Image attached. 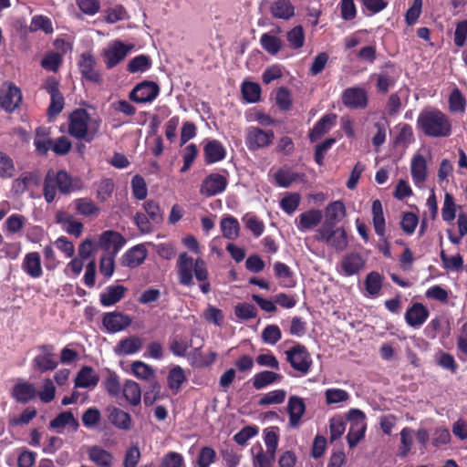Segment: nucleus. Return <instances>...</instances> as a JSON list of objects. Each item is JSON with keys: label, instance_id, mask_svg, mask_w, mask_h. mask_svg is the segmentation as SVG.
I'll list each match as a JSON object with an SVG mask.
<instances>
[{"label": "nucleus", "instance_id": "nucleus-38", "mask_svg": "<svg viewBox=\"0 0 467 467\" xmlns=\"http://www.w3.org/2000/svg\"><path fill=\"white\" fill-rule=\"evenodd\" d=\"M186 380V376L184 374V370L180 366H175L172 368L168 374L167 382L169 389L173 392V394H177L183 382Z\"/></svg>", "mask_w": 467, "mask_h": 467}, {"label": "nucleus", "instance_id": "nucleus-29", "mask_svg": "<svg viewBox=\"0 0 467 467\" xmlns=\"http://www.w3.org/2000/svg\"><path fill=\"white\" fill-rule=\"evenodd\" d=\"M269 11L273 17L288 20L295 16V6L289 0H275L271 3Z\"/></svg>", "mask_w": 467, "mask_h": 467}, {"label": "nucleus", "instance_id": "nucleus-13", "mask_svg": "<svg viewBox=\"0 0 467 467\" xmlns=\"http://www.w3.org/2000/svg\"><path fill=\"white\" fill-rule=\"evenodd\" d=\"M131 48L132 46H128L119 40H116L112 46L104 51L107 68H112L124 60Z\"/></svg>", "mask_w": 467, "mask_h": 467}, {"label": "nucleus", "instance_id": "nucleus-5", "mask_svg": "<svg viewBox=\"0 0 467 467\" xmlns=\"http://www.w3.org/2000/svg\"><path fill=\"white\" fill-rule=\"evenodd\" d=\"M275 139L272 130H263L259 127L251 126L246 130L245 144L249 150L255 151L269 147Z\"/></svg>", "mask_w": 467, "mask_h": 467}, {"label": "nucleus", "instance_id": "nucleus-45", "mask_svg": "<svg viewBox=\"0 0 467 467\" xmlns=\"http://www.w3.org/2000/svg\"><path fill=\"white\" fill-rule=\"evenodd\" d=\"M115 190V183L111 178H104L98 183L96 198L99 202H104L111 197Z\"/></svg>", "mask_w": 467, "mask_h": 467}, {"label": "nucleus", "instance_id": "nucleus-62", "mask_svg": "<svg viewBox=\"0 0 467 467\" xmlns=\"http://www.w3.org/2000/svg\"><path fill=\"white\" fill-rule=\"evenodd\" d=\"M286 392L284 389H275L265 394L258 401L259 406L281 404L285 401Z\"/></svg>", "mask_w": 467, "mask_h": 467}, {"label": "nucleus", "instance_id": "nucleus-51", "mask_svg": "<svg viewBox=\"0 0 467 467\" xmlns=\"http://www.w3.org/2000/svg\"><path fill=\"white\" fill-rule=\"evenodd\" d=\"M234 315L238 319L249 320L256 317L257 308L251 303H238L234 306Z\"/></svg>", "mask_w": 467, "mask_h": 467}, {"label": "nucleus", "instance_id": "nucleus-58", "mask_svg": "<svg viewBox=\"0 0 467 467\" xmlns=\"http://www.w3.org/2000/svg\"><path fill=\"white\" fill-rule=\"evenodd\" d=\"M15 172L16 167L13 159L5 152L0 151V178H12Z\"/></svg>", "mask_w": 467, "mask_h": 467}, {"label": "nucleus", "instance_id": "nucleus-24", "mask_svg": "<svg viewBox=\"0 0 467 467\" xmlns=\"http://www.w3.org/2000/svg\"><path fill=\"white\" fill-rule=\"evenodd\" d=\"M203 155L205 163L213 164L225 158L226 150L221 141L213 140L204 145Z\"/></svg>", "mask_w": 467, "mask_h": 467}, {"label": "nucleus", "instance_id": "nucleus-42", "mask_svg": "<svg viewBox=\"0 0 467 467\" xmlns=\"http://www.w3.org/2000/svg\"><path fill=\"white\" fill-rule=\"evenodd\" d=\"M123 396L131 405L136 406L141 400V389L140 385L133 380H126L123 386Z\"/></svg>", "mask_w": 467, "mask_h": 467}, {"label": "nucleus", "instance_id": "nucleus-9", "mask_svg": "<svg viewBox=\"0 0 467 467\" xmlns=\"http://www.w3.org/2000/svg\"><path fill=\"white\" fill-rule=\"evenodd\" d=\"M228 185L227 178L220 173L213 172L202 182L200 193L207 198L223 192Z\"/></svg>", "mask_w": 467, "mask_h": 467}, {"label": "nucleus", "instance_id": "nucleus-54", "mask_svg": "<svg viewBox=\"0 0 467 467\" xmlns=\"http://www.w3.org/2000/svg\"><path fill=\"white\" fill-rule=\"evenodd\" d=\"M348 241L346 230L343 227L336 228L335 234L327 244V246L342 252L348 247Z\"/></svg>", "mask_w": 467, "mask_h": 467}, {"label": "nucleus", "instance_id": "nucleus-59", "mask_svg": "<svg viewBox=\"0 0 467 467\" xmlns=\"http://www.w3.org/2000/svg\"><path fill=\"white\" fill-rule=\"evenodd\" d=\"M132 194L137 200H144L148 194V188L144 178L139 174L133 176L131 180Z\"/></svg>", "mask_w": 467, "mask_h": 467}, {"label": "nucleus", "instance_id": "nucleus-15", "mask_svg": "<svg viewBox=\"0 0 467 467\" xmlns=\"http://www.w3.org/2000/svg\"><path fill=\"white\" fill-rule=\"evenodd\" d=\"M102 324L110 333L119 332L131 324V318L120 312H111L104 315Z\"/></svg>", "mask_w": 467, "mask_h": 467}, {"label": "nucleus", "instance_id": "nucleus-3", "mask_svg": "<svg viewBox=\"0 0 467 467\" xmlns=\"http://www.w3.org/2000/svg\"><path fill=\"white\" fill-rule=\"evenodd\" d=\"M177 272L180 284L187 286L192 285V273H194L195 278L200 282L202 292H209L208 271L202 258L193 261L187 253H182L177 261Z\"/></svg>", "mask_w": 467, "mask_h": 467}, {"label": "nucleus", "instance_id": "nucleus-14", "mask_svg": "<svg viewBox=\"0 0 467 467\" xmlns=\"http://www.w3.org/2000/svg\"><path fill=\"white\" fill-rule=\"evenodd\" d=\"M125 244L123 235L111 230L105 231L99 237V246L107 251V254H117Z\"/></svg>", "mask_w": 467, "mask_h": 467}, {"label": "nucleus", "instance_id": "nucleus-30", "mask_svg": "<svg viewBox=\"0 0 467 467\" xmlns=\"http://www.w3.org/2000/svg\"><path fill=\"white\" fill-rule=\"evenodd\" d=\"M22 269L29 276L38 278L42 275L41 259L37 252H31L25 255Z\"/></svg>", "mask_w": 467, "mask_h": 467}, {"label": "nucleus", "instance_id": "nucleus-10", "mask_svg": "<svg viewBox=\"0 0 467 467\" xmlns=\"http://www.w3.org/2000/svg\"><path fill=\"white\" fill-rule=\"evenodd\" d=\"M345 107L351 109H363L368 104V93L363 88L352 87L346 88L341 95Z\"/></svg>", "mask_w": 467, "mask_h": 467}, {"label": "nucleus", "instance_id": "nucleus-1", "mask_svg": "<svg viewBox=\"0 0 467 467\" xmlns=\"http://www.w3.org/2000/svg\"><path fill=\"white\" fill-rule=\"evenodd\" d=\"M84 187L80 177H72L67 171L59 170L55 171L49 169L43 182V195L47 203L54 202L57 191L61 194L67 195L73 192L80 191Z\"/></svg>", "mask_w": 467, "mask_h": 467}, {"label": "nucleus", "instance_id": "nucleus-26", "mask_svg": "<svg viewBox=\"0 0 467 467\" xmlns=\"http://www.w3.org/2000/svg\"><path fill=\"white\" fill-rule=\"evenodd\" d=\"M323 219V213L318 209H311L298 216L297 229L306 232L317 226Z\"/></svg>", "mask_w": 467, "mask_h": 467}, {"label": "nucleus", "instance_id": "nucleus-56", "mask_svg": "<svg viewBox=\"0 0 467 467\" xmlns=\"http://www.w3.org/2000/svg\"><path fill=\"white\" fill-rule=\"evenodd\" d=\"M217 459L216 451L211 446H203L201 448L198 457L196 459V464L199 467H210Z\"/></svg>", "mask_w": 467, "mask_h": 467}, {"label": "nucleus", "instance_id": "nucleus-52", "mask_svg": "<svg viewBox=\"0 0 467 467\" xmlns=\"http://www.w3.org/2000/svg\"><path fill=\"white\" fill-rule=\"evenodd\" d=\"M299 175L288 169H279L275 173V180L278 186L288 188L294 182L298 179Z\"/></svg>", "mask_w": 467, "mask_h": 467}, {"label": "nucleus", "instance_id": "nucleus-16", "mask_svg": "<svg viewBox=\"0 0 467 467\" xmlns=\"http://www.w3.org/2000/svg\"><path fill=\"white\" fill-rule=\"evenodd\" d=\"M37 390L35 386L27 381L15 384L11 390V397L18 403L26 404L35 400Z\"/></svg>", "mask_w": 467, "mask_h": 467}, {"label": "nucleus", "instance_id": "nucleus-57", "mask_svg": "<svg viewBox=\"0 0 467 467\" xmlns=\"http://www.w3.org/2000/svg\"><path fill=\"white\" fill-rule=\"evenodd\" d=\"M441 216L443 221L451 222L455 219L456 216V204L454 202V197L450 192H445L444 194V202L443 207L441 209Z\"/></svg>", "mask_w": 467, "mask_h": 467}, {"label": "nucleus", "instance_id": "nucleus-12", "mask_svg": "<svg viewBox=\"0 0 467 467\" xmlns=\"http://www.w3.org/2000/svg\"><path fill=\"white\" fill-rule=\"evenodd\" d=\"M78 66L82 78L94 84H100L102 78L99 70L96 69V59L90 53L80 55Z\"/></svg>", "mask_w": 467, "mask_h": 467}, {"label": "nucleus", "instance_id": "nucleus-36", "mask_svg": "<svg viewBox=\"0 0 467 467\" xmlns=\"http://www.w3.org/2000/svg\"><path fill=\"white\" fill-rule=\"evenodd\" d=\"M223 236L229 240H235L239 236L240 224L236 218L228 215L220 223Z\"/></svg>", "mask_w": 467, "mask_h": 467}, {"label": "nucleus", "instance_id": "nucleus-2", "mask_svg": "<svg viewBox=\"0 0 467 467\" xmlns=\"http://www.w3.org/2000/svg\"><path fill=\"white\" fill-rule=\"evenodd\" d=\"M417 129L429 138H447L452 133V123L441 109L426 108L418 115Z\"/></svg>", "mask_w": 467, "mask_h": 467}, {"label": "nucleus", "instance_id": "nucleus-27", "mask_svg": "<svg viewBox=\"0 0 467 467\" xmlns=\"http://www.w3.org/2000/svg\"><path fill=\"white\" fill-rule=\"evenodd\" d=\"M410 174L416 185L423 183L427 179V161L421 154H415L410 161Z\"/></svg>", "mask_w": 467, "mask_h": 467}, {"label": "nucleus", "instance_id": "nucleus-47", "mask_svg": "<svg viewBox=\"0 0 467 467\" xmlns=\"http://www.w3.org/2000/svg\"><path fill=\"white\" fill-rule=\"evenodd\" d=\"M346 208L341 201H336L329 203L326 208V222L335 223L339 220L340 217L345 216Z\"/></svg>", "mask_w": 467, "mask_h": 467}, {"label": "nucleus", "instance_id": "nucleus-11", "mask_svg": "<svg viewBox=\"0 0 467 467\" xmlns=\"http://www.w3.org/2000/svg\"><path fill=\"white\" fill-rule=\"evenodd\" d=\"M451 324L447 317L440 316L432 318L424 328L425 336L430 339L439 338L443 342L451 336Z\"/></svg>", "mask_w": 467, "mask_h": 467}, {"label": "nucleus", "instance_id": "nucleus-37", "mask_svg": "<svg viewBox=\"0 0 467 467\" xmlns=\"http://www.w3.org/2000/svg\"><path fill=\"white\" fill-rule=\"evenodd\" d=\"M260 45L263 49L271 56H275L283 47V41L280 37L265 33L260 37Z\"/></svg>", "mask_w": 467, "mask_h": 467}, {"label": "nucleus", "instance_id": "nucleus-8", "mask_svg": "<svg viewBox=\"0 0 467 467\" xmlns=\"http://www.w3.org/2000/svg\"><path fill=\"white\" fill-rule=\"evenodd\" d=\"M159 94L160 87L156 82L144 80L133 88L129 98L136 103H148L153 101Z\"/></svg>", "mask_w": 467, "mask_h": 467}, {"label": "nucleus", "instance_id": "nucleus-32", "mask_svg": "<svg viewBox=\"0 0 467 467\" xmlns=\"http://www.w3.org/2000/svg\"><path fill=\"white\" fill-rule=\"evenodd\" d=\"M49 129L46 127H38L36 130L34 145L38 154L47 155L52 146V139L49 138Z\"/></svg>", "mask_w": 467, "mask_h": 467}, {"label": "nucleus", "instance_id": "nucleus-23", "mask_svg": "<svg viewBox=\"0 0 467 467\" xmlns=\"http://www.w3.org/2000/svg\"><path fill=\"white\" fill-rule=\"evenodd\" d=\"M429 310L421 303H414L405 313L408 325L420 327L429 317Z\"/></svg>", "mask_w": 467, "mask_h": 467}, {"label": "nucleus", "instance_id": "nucleus-61", "mask_svg": "<svg viewBox=\"0 0 467 467\" xmlns=\"http://www.w3.org/2000/svg\"><path fill=\"white\" fill-rule=\"evenodd\" d=\"M336 230V224L330 222H324L321 227L316 231L315 240L324 243L327 245L333 237Z\"/></svg>", "mask_w": 467, "mask_h": 467}, {"label": "nucleus", "instance_id": "nucleus-28", "mask_svg": "<svg viewBox=\"0 0 467 467\" xmlns=\"http://www.w3.org/2000/svg\"><path fill=\"white\" fill-rule=\"evenodd\" d=\"M99 381V377L93 369V368L89 366H84L77 374L75 379V387L85 389L94 388L98 385Z\"/></svg>", "mask_w": 467, "mask_h": 467}, {"label": "nucleus", "instance_id": "nucleus-20", "mask_svg": "<svg viewBox=\"0 0 467 467\" xmlns=\"http://www.w3.org/2000/svg\"><path fill=\"white\" fill-rule=\"evenodd\" d=\"M337 115L329 113L322 116L318 121L316 122L313 129L309 133V140L311 142L318 140L323 135L327 133L336 124Z\"/></svg>", "mask_w": 467, "mask_h": 467}, {"label": "nucleus", "instance_id": "nucleus-41", "mask_svg": "<svg viewBox=\"0 0 467 467\" xmlns=\"http://www.w3.org/2000/svg\"><path fill=\"white\" fill-rule=\"evenodd\" d=\"M152 62L148 55H139L131 58L128 65L127 70L130 73H143L151 67Z\"/></svg>", "mask_w": 467, "mask_h": 467}, {"label": "nucleus", "instance_id": "nucleus-33", "mask_svg": "<svg viewBox=\"0 0 467 467\" xmlns=\"http://www.w3.org/2000/svg\"><path fill=\"white\" fill-rule=\"evenodd\" d=\"M372 222L375 233L379 236L383 237L386 232V223L382 203L378 199L374 200L372 202Z\"/></svg>", "mask_w": 467, "mask_h": 467}, {"label": "nucleus", "instance_id": "nucleus-40", "mask_svg": "<svg viewBox=\"0 0 467 467\" xmlns=\"http://www.w3.org/2000/svg\"><path fill=\"white\" fill-rule=\"evenodd\" d=\"M109 421L117 428L120 430H130L131 428V417L130 415L119 409L113 408L109 414Z\"/></svg>", "mask_w": 467, "mask_h": 467}, {"label": "nucleus", "instance_id": "nucleus-64", "mask_svg": "<svg viewBox=\"0 0 467 467\" xmlns=\"http://www.w3.org/2000/svg\"><path fill=\"white\" fill-rule=\"evenodd\" d=\"M62 63L61 55L57 52L47 53L41 60V67L46 70L57 72Z\"/></svg>", "mask_w": 467, "mask_h": 467}, {"label": "nucleus", "instance_id": "nucleus-35", "mask_svg": "<svg viewBox=\"0 0 467 467\" xmlns=\"http://www.w3.org/2000/svg\"><path fill=\"white\" fill-rule=\"evenodd\" d=\"M282 376L278 373L269 370H263L256 373L253 378V386L255 389H262L275 382L280 381Z\"/></svg>", "mask_w": 467, "mask_h": 467}, {"label": "nucleus", "instance_id": "nucleus-46", "mask_svg": "<svg viewBox=\"0 0 467 467\" xmlns=\"http://www.w3.org/2000/svg\"><path fill=\"white\" fill-rule=\"evenodd\" d=\"M440 257L442 262V266L448 271H461L463 268V259L460 254L455 255H448L444 250L440 253Z\"/></svg>", "mask_w": 467, "mask_h": 467}, {"label": "nucleus", "instance_id": "nucleus-25", "mask_svg": "<svg viewBox=\"0 0 467 467\" xmlns=\"http://www.w3.org/2000/svg\"><path fill=\"white\" fill-rule=\"evenodd\" d=\"M366 260L358 253L347 254L341 260V269L345 275L350 276L358 274L364 268Z\"/></svg>", "mask_w": 467, "mask_h": 467}, {"label": "nucleus", "instance_id": "nucleus-21", "mask_svg": "<svg viewBox=\"0 0 467 467\" xmlns=\"http://www.w3.org/2000/svg\"><path fill=\"white\" fill-rule=\"evenodd\" d=\"M381 71L377 76L376 88L377 91L381 94H387L391 87L396 83V78L391 76L389 69L395 70V65L391 61H388L381 67Z\"/></svg>", "mask_w": 467, "mask_h": 467}, {"label": "nucleus", "instance_id": "nucleus-44", "mask_svg": "<svg viewBox=\"0 0 467 467\" xmlns=\"http://www.w3.org/2000/svg\"><path fill=\"white\" fill-rule=\"evenodd\" d=\"M448 103L449 110L451 113H463L465 111L466 99L458 88H453L450 93Z\"/></svg>", "mask_w": 467, "mask_h": 467}, {"label": "nucleus", "instance_id": "nucleus-60", "mask_svg": "<svg viewBox=\"0 0 467 467\" xmlns=\"http://www.w3.org/2000/svg\"><path fill=\"white\" fill-rule=\"evenodd\" d=\"M161 397V385L156 380H150L144 391L143 402L145 406H151Z\"/></svg>", "mask_w": 467, "mask_h": 467}, {"label": "nucleus", "instance_id": "nucleus-43", "mask_svg": "<svg viewBox=\"0 0 467 467\" xmlns=\"http://www.w3.org/2000/svg\"><path fill=\"white\" fill-rule=\"evenodd\" d=\"M396 128L399 130L394 139V144L396 146H408L414 141L413 130L410 124L400 123L396 126Z\"/></svg>", "mask_w": 467, "mask_h": 467}, {"label": "nucleus", "instance_id": "nucleus-22", "mask_svg": "<svg viewBox=\"0 0 467 467\" xmlns=\"http://www.w3.org/2000/svg\"><path fill=\"white\" fill-rule=\"evenodd\" d=\"M87 452L88 459L99 467H112L114 463L113 454L101 446H90Z\"/></svg>", "mask_w": 467, "mask_h": 467}, {"label": "nucleus", "instance_id": "nucleus-34", "mask_svg": "<svg viewBox=\"0 0 467 467\" xmlns=\"http://www.w3.org/2000/svg\"><path fill=\"white\" fill-rule=\"evenodd\" d=\"M142 347V341L138 337H130L119 341L115 348L117 355H131L138 352Z\"/></svg>", "mask_w": 467, "mask_h": 467}, {"label": "nucleus", "instance_id": "nucleus-7", "mask_svg": "<svg viewBox=\"0 0 467 467\" xmlns=\"http://www.w3.org/2000/svg\"><path fill=\"white\" fill-rule=\"evenodd\" d=\"M286 360L290 363L291 367L301 372L306 374L312 365V359L307 348L301 344H296L285 351Z\"/></svg>", "mask_w": 467, "mask_h": 467}, {"label": "nucleus", "instance_id": "nucleus-48", "mask_svg": "<svg viewBox=\"0 0 467 467\" xmlns=\"http://www.w3.org/2000/svg\"><path fill=\"white\" fill-rule=\"evenodd\" d=\"M286 39L289 47L293 49H299L305 44V32L302 26H296L286 33Z\"/></svg>", "mask_w": 467, "mask_h": 467}, {"label": "nucleus", "instance_id": "nucleus-63", "mask_svg": "<svg viewBox=\"0 0 467 467\" xmlns=\"http://www.w3.org/2000/svg\"><path fill=\"white\" fill-rule=\"evenodd\" d=\"M143 208L147 216L155 223H160L163 220V214L159 205V202L153 200H149L144 202Z\"/></svg>", "mask_w": 467, "mask_h": 467}, {"label": "nucleus", "instance_id": "nucleus-17", "mask_svg": "<svg viewBox=\"0 0 467 467\" xmlns=\"http://www.w3.org/2000/svg\"><path fill=\"white\" fill-rule=\"evenodd\" d=\"M22 92L14 83L8 85V88L0 97V106L7 112L15 111L22 102Z\"/></svg>", "mask_w": 467, "mask_h": 467}, {"label": "nucleus", "instance_id": "nucleus-55", "mask_svg": "<svg viewBox=\"0 0 467 467\" xmlns=\"http://www.w3.org/2000/svg\"><path fill=\"white\" fill-rule=\"evenodd\" d=\"M457 225L459 229V234H453L451 230H447L449 240L453 244H460L463 236L467 234V213H462L458 216Z\"/></svg>", "mask_w": 467, "mask_h": 467}, {"label": "nucleus", "instance_id": "nucleus-53", "mask_svg": "<svg viewBox=\"0 0 467 467\" xmlns=\"http://www.w3.org/2000/svg\"><path fill=\"white\" fill-rule=\"evenodd\" d=\"M242 94L247 102L255 103L260 99L261 88L257 83L244 82L242 85Z\"/></svg>", "mask_w": 467, "mask_h": 467}, {"label": "nucleus", "instance_id": "nucleus-31", "mask_svg": "<svg viewBox=\"0 0 467 467\" xmlns=\"http://www.w3.org/2000/svg\"><path fill=\"white\" fill-rule=\"evenodd\" d=\"M274 271L279 284L283 287L291 288L295 286V275L288 265L281 262H276L274 265Z\"/></svg>", "mask_w": 467, "mask_h": 467}, {"label": "nucleus", "instance_id": "nucleus-19", "mask_svg": "<svg viewBox=\"0 0 467 467\" xmlns=\"http://www.w3.org/2000/svg\"><path fill=\"white\" fill-rule=\"evenodd\" d=\"M287 412L289 415L290 427L297 428L306 412V404L304 400L298 396H291L287 402Z\"/></svg>", "mask_w": 467, "mask_h": 467}, {"label": "nucleus", "instance_id": "nucleus-50", "mask_svg": "<svg viewBox=\"0 0 467 467\" xmlns=\"http://www.w3.org/2000/svg\"><path fill=\"white\" fill-rule=\"evenodd\" d=\"M75 205L77 212L84 216L95 215L99 212V208L88 198L76 199Z\"/></svg>", "mask_w": 467, "mask_h": 467}, {"label": "nucleus", "instance_id": "nucleus-6", "mask_svg": "<svg viewBox=\"0 0 467 467\" xmlns=\"http://www.w3.org/2000/svg\"><path fill=\"white\" fill-rule=\"evenodd\" d=\"M40 351L32 360V366L35 370L44 373L52 371L58 366L55 347L49 344H44L37 347Z\"/></svg>", "mask_w": 467, "mask_h": 467}, {"label": "nucleus", "instance_id": "nucleus-49", "mask_svg": "<svg viewBox=\"0 0 467 467\" xmlns=\"http://www.w3.org/2000/svg\"><path fill=\"white\" fill-rule=\"evenodd\" d=\"M131 370L133 374L139 379H146L148 381L155 380V373L153 368L142 361H134L131 364Z\"/></svg>", "mask_w": 467, "mask_h": 467}, {"label": "nucleus", "instance_id": "nucleus-4", "mask_svg": "<svg viewBox=\"0 0 467 467\" xmlns=\"http://www.w3.org/2000/svg\"><path fill=\"white\" fill-rule=\"evenodd\" d=\"M100 120H91L85 109L73 110L68 117V133L77 140L90 142L99 130Z\"/></svg>", "mask_w": 467, "mask_h": 467}, {"label": "nucleus", "instance_id": "nucleus-39", "mask_svg": "<svg viewBox=\"0 0 467 467\" xmlns=\"http://www.w3.org/2000/svg\"><path fill=\"white\" fill-rule=\"evenodd\" d=\"M66 426H69L73 431H77L79 427L78 421L71 411L60 412L50 421V427L53 429L64 428Z\"/></svg>", "mask_w": 467, "mask_h": 467}, {"label": "nucleus", "instance_id": "nucleus-18", "mask_svg": "<svg viewBox=\"0 0 467 467\" xmlns=\"http://www.w3.org/2000/svg\"><path fill=\"white\" fill-rule=\"evenodd\" d=\"M148 251L143 244H137L127 250L121 257V265L129 268L140 266L145 261Z\"/></svg>", "mask_w": 467, "mask_h": 467}]
</instances>
